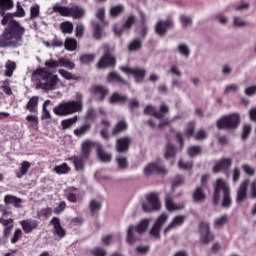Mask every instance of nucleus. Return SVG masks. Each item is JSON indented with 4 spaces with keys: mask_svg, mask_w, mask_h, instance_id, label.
Instances as JSON below:
<instances>
[{
    "mask_svg": "<svg viewBox=\"0 0 256 256\" xmlns=\"http://www.w3.org/2000/svg\"><path fill=\"white\" fill-rule=\"evenodd\" d=\"M58 63L60 67H66L67 69H75V63L66 58H59Z\"/></svg>",
    "mask_w": 256,
    "mask_h": 256,
    "instance_id": "09e8293b",
    "label": "nucleus"
},
{
    "mask_svg": "<svg viewBox=\"0 0 256 256\" xmlns=\"http://www.w3.org/2000/svg\"><path fill=\"white\" fill-rule=\"evenodd\" d=\"M11 15L7 14L3 16L1 24L8 26L4 29L0 35V47L6 49V47H21L23 45V35H25V28L17 22L15 19H11Z\"/></svg>",
    "mask_w": 256,
    "mask_h": 256,
    "instance_id": "f257e3e1",
    "label": "nucleus"
},
{
    "mask_svg": "<svg viewBox=\"0 0 256 256\" xmlns=\"http://www.w3.org/2000/svg\"><path fill=\"white\" fill-rule=\"evenodd\" d=\"M50 103H51L50 100H46L42 106V116H41L42 121L45 119H51V113L49 112V110H47V105H49Z\"/></svg>",
    "mask_w": 256,
    "mask_h": 256,
    "instance_id": "864d4df0",
    "label": "nucleus"
},
{
    "mask_svg": "<svg viewBox=\"0 0 256 256\" xmlns=\"http://www.w3.org/2000/svg\"><path fill=\"white\" fill-rule=\"evenodd\" d=\"M249 135H251V125L245 124L243 126V131H242V141H247L249 139Z\"/></svg>",
    "mask_w": 256,
    "mask_h": 256,
    "instance_id": "052dcab7",
    "label": "nucleus"
},
{
    "mask_svg": "<svg viewBox=\"0 0 256 256\" xmlns=\"http://www.w3.org/2000/svg\"><path fill=\"white\" fill-rule=\"evenodd\" d=\"M90 93L95 96L96 101H100V103H102V101L107 99V95H109V88L101 84L94 85L91 87Z\"/></svg>",
    "mask_w": 256,
    "mask_h": 256,
    "instance_id": "dca6fc26",
    "label": "nucleus"
},
{
    "mask_svg": "<svg viewBox=\"0 0 256 256\" xmlns=\"http://www.w3.org/2000/svg\"><path fill=\"white\" fill-rule=\"evenodd\" d=\"M143 49V41L140 38L133 39L128 45V51L130 53H137Z\"/></svg>",
    "mask_w": 256,
    "mask_h": 256,
    "instance_id": "7c9ffc66",
    "label": "nucleus"
},
{
    "mask_svg": "<svg viewBox=\"0 0 256 256\" xmlns=\"http://www.w3.org/2000/svg\"><path fill=\"white\" fill-rule=\"evenodd\" d=\"M200 234V243L202 245H209V243L215 241V234L211 232L209 222L202 221L198 225Z\"/></svg>",
    "mask_w": 256,
    "mask_h": 256,
    "instance_id": "9d476101",
    "label": "nucleus"
},
{
    "mask_svg": "<svg viewBox=\"0 0 256 256\" xmlns=\"http://www.w3.org/2000/svg\"><path fill=\"white\" fill-rule=\"evenodd\" d=\"M144 174L149 175H167V169L157 163H150L144 168Z\"/></svg>",
    "mask_w": 256,
    "mask_h": 256,
    "instance_id": "a211bd4d",
    "label": "nucleus"
},
{
    "mask_svg": "<svg viewBox=\"0 0 256 256\" xmlns=\"http://www.w3.org/2000/svg\"><path fill=\"white\" fill-rule=\"evenodd\" d=\"M127 101V96L119 94V92H114L110 98H109V103L111 105H117V104H122Z\"/></svg>",
    "mask_w": 256,
    "mask_h": 256,
    "instance_id": "c756f323",
    "label": "nucleus"
},
{
    "mask_svg": "<svg viewBox=\"0 0 256 256\" xmlns=\"http://www.w3.org/2000/svg\"><path fill=\"white\" fill-rule=\"evenodd\" d=\"M81 111H83V103L79 100L62 102L53 108V113L58 117H67Z\"/></svg>",
    "mask_w": 256,
    "mask_h": 256,
    "instance_id": "20e7f679",
    "label": "nucleus"
},
{
    "mask_svg": "<svg viewBox=\"0 0 256 256\" xmlns=\"http://www.w3.org/2000/svg\"><path fill=\"white\" fill-rule=\"evenodd\" d=\"M192 198L194 203H205L207 200V194L203 190V186H198L192 193Z\"/></svg>",
    "mask_w": 256,
    "mask_h": 256,
    "instance_id": "393cba45",
    "label": "nucleus"
},
{
    "mask_svg": "<svg viewBox=\"0 0 256 256\" xmlns=\"http://www.w3.org/2000/svg\"><path fill=\"white\" fill-rule=\"evenodd\" d=\"M231 165H233V160L231 158H222L215 163L212 168L213 173H223L226 177H229V171H231Z\"/></svg>",
    "mask_w": 256,
    "mask_h": 256,
    "instance_id": "ddd939ff",
    "label": "nucleus"
},
{
    "mask_svg": "<svg viewBox=\"0 0 256 256\" xmlns=\"http://www.w3.org/2000/svg\"><path fill=\"white\" fill-rule=\"evenodd\" d=\"M40 14V6L39 4H34L30 7V20L33 21V19H37Z\"/></svg>",
    "mask_w": 256,
    "mask_h": 256,
    "instance_id": "603ef678",
    "label": "nucleus"
},
{
    "mask_svg": "<svg viewBox=\"0 0 256 256\" xmlns=\"http://www.w3.org/2000/svg\"><path fill=\"white\" fill-rule=\"evenodd\" d=\"M228 222H229V217L227 215H223L214 221V227H224L225 224Z\"/></svg>",
    "mask_w": 256,
    "mask_h": 256,
    "instance_id": "5fc2aeb1",
    "label": "nucleus"
},
{
    "mask_svg": "<svg viewBox=\"0 0 256 256\" xmlns=\"http://www.w3.org/2000/svg\"><path fill=\"white\" fill-rule=\"evenodd\" d=\"M185 219L186 217L183 215H178L174 217L171 223L164 229V235H167L169 231H173V229H175L176 227H181V225L185 223Z\"/></svg>",
    "mask_w": 256,
    "mask_h": 256,
    "instance_id": "b1692460",
    "label": "nucleus"
},
{
    "mask_svg": "<svg viewBox=\"0 0 256 256\" xmlns=\"http://www.w3.org/2000/svg\"><path fill=\"white\" fill-rule=\"evenodd\" d=\"M64 47L66 51H75V49H77V40H75V38H66Z\"/></svg>",
    "mask_w": 256,
    "mask_h": 256,
    "instance_id": "a19ab883",
    "label": "nucleus"
},
{
    "mask_svg": "<svg viewBox=\"0 0 256 256\" xmlns=\"http://www.w3.org/2000/svg\"><path fill=\"white\" fill-rule=\"evenodd\" d=\"M166 209L168 211H179V209H181V207L177 206L175 204V202H173L172 198H167L166 199Z\"/></svg>",
    "mask_w": 256,
    "mask_h": 256,
    "instance_id": "4d7b16f0",
    "label": "nucleus"
},
{
    "mask_svg": "<svg viewBox=\"0 0 256 256\" xmlns=\"http://www.w3.org/2000/svg\"><path fill=\"white\" fill-rule=\"evenodd\" d=\"M33 76L37 77L38 86L43 91H55L59 83V76L53 75L47 68H37L33 71Z\"/></svg>",
    "mask_w": 256,
    "mask_h": 256,
    "instance_id": "f03ea898",
    "label": "nucleus"
},
{
    "mask_svg": "<svg viewBox=\"0 0 256 256\" xmlns=\"http://www.w3.org/2000/svg\"><path fill=\"white\" fill-rule=\"evenodd\" d=\"M125 11V7L121 4L116 5L110 9L111 17H119Z\"/></svg>",
    "mask_w": 256,
    "mask_h": 256,
    "instance_id": "a18cd8bd",
    "label": "nucleus"
},
{
    "mask_svg": "<svg viewBox=\"0 0 256 256\" xmlns=\"http://www.w3.org/2000/svg\"><path fill=\"white\" fill-rule=\"evenodd\" d=\"M172 22L170 20H160L157 22L155 26V32L160 37L167 35V31L171 29Z\"/></svg>",
    "mask_w": 256,
    "mask_h": 256,
    "instance_id": "4be33fe9",
    "label": "nucleus"
},
{
    "mask_svg": "<svg viewBox=\"0 0 256 256\" xmlns=\"http://www.w3.org/2000/svg\"><path fill=\"white\" fill-rule=\"evenodd\" d=\"M185 183V180L183 179V176H176L174 177L172 181V187H181Z\"/></svg>",
    "mask_w": 256,
    "mask_h": 256,
    "instance_id": "774afa93",
    "label": "nucleus"
},
{
    "mask_svg": "<svg viewBox=\"0 0 256 256\" xmlns=\"http://www.w3.org/2000/svg\"><path fill=\"white\" fill-rule=\"evenodd\" d=\"M59 75H61V77H63L64 79H67V81H71V80H75L77 78H75V76H73V74L65 69H59L58 70Z\"/></svg>",
    "mask_w": 256,
    "mask_h": 256,
    "instance_id": "bf43d9fd",
    "label": "nucleus"
},
{
    "mask_svg": "<svg viewBox=\"0 0 256 256\" xmlns=\"http://www.w3.org/2000/svg\"><path fill=\"white\" fill-rule=\"evenodd\" d=\"M133 143L131 136L120 137L116 140V151L117 153H127Z\"/></svg>",
    "mask_w": 256,
    "mask_h": 256,
    "instance_id": "f3484780",
    "label": "nucleus"
},
{
    "mask_svg": "<svg viewBox=\"0 0 256 256\" xmlns=\"http://www.w3.org/2000/svg\"><path fill=\"white\" fill-rule=\"evenodd\" d=\"M92 27H93V37L97 41H99L103 37V26L99 24V22L92 21Z\"/></svg>",
    "mask_w": 256,
    "mask_h": 256,
    "instance_id": "2f4dec72",
    "label": "nucleus"
},
{
    "mask_svg": "<svg viewBox=\"0 0 256 256\" xmlns=\"http://www.w3.org/2000/svg\"><path fill=\"white\" fill-rule=\"evenodd\" d=\"M106 80L108 83H117L118 85H129V82L121 77V75L115 71L110 72Z\"/></svg>",
    "mask_w": 256,
    "mask_h": 256,
    "instance_id": "bb28decb",
    "label": "nucleus"
},
{
    "mask_svg": "<svg viewBox=\"0 0 256 256\" xmlns=\"http://www.w3.org/2000/svg\"><path fill=\"white\" fill-rule=\"evenodd\" d=\"M117 65V58L109 50H105L96 64L97 69H113Z\"/></svg>",
    "mask_w": 256,
    "mask_h": 256,
    "instance_id": "9b49d317",
    "label": "nucleus"
},
{
    "mask_svg": "<svg viewBox=\"0 0 256 256\" xmlns=\"http://www.w3.org/2000/svg\"><path fill=\"white\" fill-rule=\"evenodd\" d=\"M142 209L145 213H153V211H159V209H161L159 194L153 192L146 195V202L142 204Z\"/></svg>",
    "mask_w": 256,
    "mask_h": 256,
    "instance_id": "1a4fd4ad",
    "label": "nucleus"
},
{
    "mask_svg": "<svg viewBox=\"0 0 256 256\" xmlns=\"http://www.w3.org/2000/svg\"><path fill=\"white\" fill-rule=\"evenodd\" d=\"M249 179H245L239 186L238 192H237V198L236 201L238 203H243L244 199H247V189H249Z\"/></svg>",
    "mask_w": 256,
    "mask_h": 256,
    "instance_id": "5701e85b",
    "label": "nucleus"
},
{
    "mask_svg": "<svg viewBox=\"0 0 256 256\" xmlns=\"http://www.w3.org/2000/svg\"><path fill=\"white\" fill-rule=\"evenodd\" d=\"M78 117L74 116L72 118L64 119L61 121L62 129L66 130L69 129V127H72L75 125V122L77 121Z\"/></svg>",
    "mask_w": 256,
    "mask_h": 256,
    "instance_id": "49530a36",
    "label": "nucleus"
},
{
    "mask_svg": "<svg viewBox=\"0 0 256 256\" xmlns=\"http://www.w3.org/2000/svg\"><path fill=\"white\" fill-rule=\"evenodd\" d=\"M51 215H53V208L51 207L42 208L37 211L38 219H41V218L49 219Z\"/></svg>",
    "mask_w": 256,
    "mask_h": 256,
    "instance_id": "e433bc0d",
    "label": "nucleus"
},
{
    "mask_svg": "<svg viewBox=\"0 0 256 256\" xmlns=\"http://www.w3.org/2000/svg\"><path fill=\"white\" fill-rule=\"evenodd\" d=\"M135 21H137V17H135L133 14H130L123 23V29H126V31H131L133 25H135Z\"/></svg>",
    "mask_w": 256,
    "mask_h": 256,
    "instance_id": "4c0bfd02",
    "label": "nucleus"
},
{
    "mask_svg": "<svg viewBox=\"0 0 256 256\" xmlns=\"http://www.w3.org/2000/svg\"><path fill=\"white\" fill-rule=\"evenodd\" d=\"M144 114L151 115L152 117H155V119H163V115L161 114V112L155 110V107L151 105L146 106V108L144 109Z\"/></svg>",
    "mask_w": 256,
    "mask_h": 256,
    "instance_id": "72a5a7b5",
    "label": "nucleus"
},
{
    "mask_svg": "<svg viewBox=\"0 0 256 256\" xmlns=\"http://www.w3.org/2000/svg\"><path fill=\"white\" fill-rule=\"evenodd\" d=\"M203 153V148L201 146H191L188 149V155L190 157H197V155H201Z\"/></svg>",
    "mask_w": 256,
    "mask_h": 256,
    "instance_id": "8fccbe9b",
    "label": "nucleus"
},
{
    "mask_svg": "<svg viewBox=\"0 0 256 256\" xmlns=\"http://www.w3.org/2000/svg\"><path fill=\"white\" fill-rule=\"evenodd\" d=\"M45 67H47V69H57V67H59V60H54V59H50V60H46L44 63Z\"/></svg>",
    "mask_w": 256,
    "mask_h": 256,
    "instance_id": "e2e57ef3",
    "label": "nucleus"
},
{
    "mask_svg": "<svg viewBox=\"0 0 256 256\" xmlns=\"http://www.w3.org/2000/svg\"><path fill=\"white\" fill-rule=\"evenodd\" d=\"M116 161L119 169H127L129 167V161H127V157L125 156H117Z\"/></svg>",
    "mask_w": 256,
    "mask_h": 256,
    "instance_id": "3c124183",
    "label": "nucleus"
},
{
    "mask_svg": "<svg viewBox=\"0 0 256 256\" xmlns=\"http://www.w3.org/2000/svg\"><path fill=\"white\" fill-rule=\"evenodd\" d=\"M149 227V220L144 219L142 220L136 227L130 226L127 231V238L126 241L128 245H133V243H137V241H141V237L135 235L133 231H136L138 235L145 233L147 228Z\"/></svg>",
    "mask_w": 256,
    "mask_h": 256,
    "instance_id": "0eeeda50",
    "label": "nucleus"
},
{
    "mask_svg": "<svg viewBox=\"0 0 256 256\" xmlns=\"http://www.w3.org/2000/svg\"><path fill=\"white\" fill-rule=\"evenodd\" d=\"M129 131V123L127 120L121 119L119 120L112 129V137H119V135L123 133H127Z\"/></svg>",
    "mask_w": 256,
    "mask_h": 256,
    "instance_id": "412c9836",
    "label": "nucleus"
},
{
    "mask_svg": "<svg viewBox=\"0 0 256 256\" xmlns=\"http://www.w3.org/2000/svg\"><path fill=\"white\" fill-rule=\"evenodd\" d=\"M20 225L22 231L29 235V233H33V231L39 229V221L33 219L21 220Z\"/></svg>",
    "mask_w": 256,
    "mask_h": 256,
    "instance_id": "6ab92c4d",
    "label": "nucleus"
},
{
    "mask_svg": "<svg viewBox=\"0 0 256 256\" xmlns=\"http://www.w3.org/2000/svg\"><path fill=\"white\" fill-rule=\"evenodd\" d=\"M0 9H13V0H0Z\"/></svg>",
    "mask_w": 256,
    "mask_h": 256,
    "instance_id": "69168bd1",
    "label": "nucleus"
},
{
    "mask_svg": "<svg viewBox=\"0 0 256 256\" xmlns=\"http://www.w3.org/2000/svg\"><path fill=\"white\" fill-rule=\"evenodd\" d=\"M101 207V203L97 202L96 200H91L90 211L93 215H95V213H99V211H101Z\"/></svg>",
    "mask_w": 256,
    "mask_h": 256,
    "instance_id": "6e6d98bb",
    "label": "nucleus"
},
{
    "mask_svg": "<svg viewBox=\"0 0 256 256\" xmlns=\"http://www.w3.org/2000/svg\"><path fill=\"white\" fill-rule=\"evenodd\" d=\"M5 76L6 77H13V72L17 69V64L14 61L8 60L5 64Z\"/></svg>",
    "mask_w": 256,
    "mask_h": 256,
    "instance_id": "58836bf2",
    "label": "nucleus"
},
{
    "mask_svg": "<svg viewBox=\"0 0 256 256\" xmlns=\"http://www.w3.org/2000/svg\"><path fill=\"white\" fill-rule=\"evenodd\" d=\"M100 125L102 126V129L100 131V136L102 139H105V141H109L111 139V135L109 134V129H111V122L109 120H101Z\"/></svg>",
    "mask_w": 256,
    "mask_h": 256,
    "instance_id": "cd10ccee",
    "label": "nucleus"
},
{
    "mask_svg": "<svg viewBox=\"0 0 256 256\" xmlns=\"http://www.w3.org/2000/svg\"><path fill=\"white\" fill-rule=\"evenodd\" d=\"M25 109L30 113H37L39 109V96H32L27 102Z\"/></svg>",
    "mask_w": 256,
    "mask_h": 256,
    "instance_id": "c85d7f7f",
    "label": "nucleus"
},
{
    "mask_svg": "<svg viewBox=\"0 0 256 256\" xmlns=\"http://www.w3.org/2000/svg\"><path fill=\"white\" fill-rule=\"evenodd\" d=\"M120 71L126 73V75H133L136 83H141L145 79L147 72L142 68H131L128 66H121Z\"/></svg>",
    "mask_w": 256,
    "mask_h": 256,
    "instance_id": "4468645a",
    "label": "nucleus"
},
{
    "mask_svg": "<svg viewBox=\"0 0 256 256\" xmlns=\"http://www.w3.org/2000/svg\"><path fill=\"white\" fill-rule=\"evenodd\" d=\"M176 155L175 145L168 143L166 145V152L164 154L165 159H173Z\"/></svg>",
    "mask_w": 256,
    "mask_h": 256,
    "instance_id": "79ce46f5",
    "label": "nucleus"
},
{
    "mask_svg": "<svg viewBox=\"0 0 256 256\" xmlns=\"http://www.w3.org/2000/svg\"><path fill=\"white\" fill-rule=\"evenodd\" d=\"M29 169H31V163L29 161H23L21 163L20 171L16 172V177L18 179H23V176L27 175Z\"/></svg>",
    "mask_w": 256,
    "mask_h": 256,
    "instance_id": "473e14b6",
    "label": "nucleus"
},
{
    "mask_svg": "<svg viewBox=\"0 0 256 256\" xmlns=\"http://www.w3.org/2000/svg\"><path fill=\"white\" fill-rule=\"evenodd\" d=\"M89 131H91V124L87 123L82 125L80 128H76L74 130V135L76 137H83V135H86Z\"/></svg>",
    "mask_w": 256,
    "mask_h": 256,
    "instance_id": "c9c22d12",
    "label": "nucleus"
},
{
    "mask_svg": "<svg viewBox=\"0 0 256 256\" xmlns=\"http://www.w3.org/2000/svg\"><path fill=\"white\" fill-rule=\"evenodd\" d=\"M75 35L78 39H81L85 35V26L83 24H77L75 29Z\"/></svg>",
    "mask_w": 256,
    "mask_h": 256,
    "instance_id": "0e129e2a",
    "label": "nucleus"
},
{
    "mask_svg": "<svg viewBox=\"0 0 256 256\" xmlns=\"http://www.w3.org/2000/svg\"><path fill=\"white\" fill-rule=\"evenodd\" d=\"M22 236H23V231L21 230V228H17L14 231V234L10 240L12 245H15V243H17L21 239Z\"/></svg>",
    "mask_w": 256,
    "mask_h": 256,
    "instance_id": "13d9d810",
    "label": "nucleus"
},
{
    "mask_svg": "<svg viewBox=\"0 0 256 256\" xmlns=\"http://www.w3.org/2000/svg\"><path fill=\"white\" fill-rule=\"evenodd\" d=\"M96 55L94 53H86L80 56V62L84 65H91L95 61Z\"/></svg>",
    "mask_w": 256,
    "mask_h": 256,
    "instance_id": "ea45409f",
    "label": "nucleus"
},
{
    "mask_svg": "<svg viewBox=\"0 0 256 256\" xmlns=\"http://www.w3.org/2000/svg\"><path fill=\"white\" fill-rule=\"evenodd\" d=\"M221 191L223 193L222 207L224 209H229L231 205H233V200L231 199V188H229V185H227L223 179L219 178L216 180V184L214 186V193L212 198L213 205H219V201L221 199Z\"/></svg>",
    "mask_w": 256,
    "mask_h": 256,
    "instance_id": "7ed1b4c3",
    "label": "nucleus"
},
{
    "mask_svg": "<svg viewBox=\"0 0 256 256\" xmlns=\"http://www.w3.org/2000/svg\"><path fill=\"white\" fill-rule=\"evenodd\" d=\"M240 123H241V117L239 116V114L234 113V114L221 117L219 120H217L216 126L218 129L231 130V129H237Z\"/></svg>",
    "mask_w": 256,
    "mask_h": 256,
    "instance_id": "6e6552de",
    "label": "nucleus"
},
{
    "mask_svg": "<svg viewBox=\"0 0 256 256\" xmlns=\"http://www.w3.org/2000/svg\"><path fill=\"white\" fill-rule=\"evenodd\" d=\"M54 11L59 13L62 17H72V19H83V17H85V8L79 5L72 7L55 6Z\"/></svg>",
    "mask_w": 256,
    "mask_h": 256,
    "instance_id": "423d86ee",
    "label": "nucleus"
},
{
    "mask_svg": "<svg viewBox=\"0 0 256 256\" xmlns=\"http://www.w3.org/2000/svg\"><path fill=\"white\" fill-rule=\"evenodd\" d=\"M0 223L4 227L2 231V236H0V247H1L3 245H7V243L9 242V235H11V232L13 231V218L5 219L1 217Z\"/></svg>",
    "mask_w": 256,
    "mask_h": 256,
    "instance_id": "f8f14e48",
    "label": "nucleus"
},
{
    "mask_svg": "<svg viewBox=\"0 0 256 256\" xmlns=\"http://www.w3.org/2000/svg\"><path fill=\"white\" fill-rule=\"evenodd\" d=\"M91 255L93 256H107V251L103 248H94L91 250Z\"/></svg>",
    "mask_w": 256,
    "mask_h": 256,
    "instance_id": "338daca9",
    "label": "nucleus"
},
{
    "mask_svg": "<svg viewBox=\"0 0 256 256\" xmlns=\"http://www.w3.org/2000/svg\"><path fill=\"white\" fill-rule=\"evenodd\" d=\"M50 224L53 226V234L57 235L59 239H63L67 235V231H65V228L61 225V220L59 217H53L50 221Z\"/></svg>",
    "mask_w": 256,
    "mask_h": 256,
    "instance_id": "aec40b11",
    "label": "nucleus"
},
{
    "mask_svg": "<svg viewBox=\"0 0 256 256\" xmlns=\"http://www.w3.org/2000/svg\"><path fill=\"white\" fill-rule=\"evenodd\" d=\"M4 203L5 205H13L15 209H21V204L23 203V199L12 194H6L4 196Z\"/></svg>",
    "mask_w": 256,
    "mask_h": 256,
    "instance_id": "a878e982",
    "label": "nucleus"
},
{
    "mask_svg": "<svg viewBox=\"0 0 256 256\" xmlns=\"http://www.w3.org/2000/svg\"><path fill=\"white\" fill-rule=\"evenodd\" d=\"M178 50L180 55H183L184 57H189V55H191V51L189 50V47L185 44H180L178 46Z\"/></svg>",
    "mask_w": 256,
    "mask_h": 256,
    "instance_id": "680f3d73",
    "label": "nucleus"
},
{
    "mask_svg": "<svg viewBox=\"0 0 256 256\" xmlns=\"http://www.w3.org/2000/svg\"><path fill=\"white\" fill-rule=\"evenodd\" d=\"M60 29L62 33L71 35L73 33V23L70 21H65L60 24Z\"/></svg>",
    "mask_w": 256,
    "mask_h": 256,
    "instance_id": "c03bdc74",
    "label": "nucleus"
},
{
    "mask_svg": "<svg viewBox=\"0 0 256 256\" xmlns=\"http://www.w3.org/2000/svg\"><path fill=\"white\" fill-rule=\"evenodd\" d=\"M97 155L100 161H103V163H109L112 159L111 154L104 152L103 148L97 149Z\"/></svg>",
    "mask_w": 256,
    "mask_h": 256,
    "instance_id": "37998d69",
    "label": "nucleus"
},
{
    "mask_svg": "<svg viewBox=\"0 0 256 256\" xmlns=\"http://www.w3.org/2000/svg\"><path fill=\"white\" fill-rule=\"evenodd\" d=\"M167 222V214H162L158 217L150 230V235L156 240L161 239V227Z\"/></svg>",
    "mask_w": 256,
    "mask_h": 256,
    "instance_id": "2eb2a0df",
    "label": "nucleus"
},
{
    "mask_svg": "<svg viewBox=\"0 0 256 256\" xmlns=\"http://www.w3.org/2000/svg\"><path fill=\"white\" fill-rule=\"evenodd\" d=\"M93 145L92 141H84L82 143V156L74 155L67 159V161H72L75 171H85V160L89 159Z\"/></svg>",
    "mask_w": 256,
    "mask_h": 256,
    "instance_id": "39448f33",
    "label": "nucleus"
},
{
    "mask_svg": "<svg viewBox=\"0 0 256 256\" xmlns=\"http://www.w3.org/2000/svg\"><path fill=\"white\" fill-rule=\"evenodd\" d=\"M193 135H195V122L192 121L186 125L185 137L190 139V137H193Z\"/></svg>",
    "mask_w": 256,
    "mask_h": 256,
    "instance_id": "de8ad7c7",
    "label": "nucleus"
},
{
    "mask_svg": "<svg viewBox=\"0 0 256 256\" xmlns=\"http://www.w3.org/2000/svg\"><path fill=\"white\" fill-rule=\"evenodd\" d=\"M54 171L57 173V175H67L71 172V167L64 162L61 165L55 166Z\"/></svg>",
    "mask_w": 256,
    "mask_h": 256,
    "instance_id": "f704fd0d",
    "label": "nucleus"
}]
</instances>
